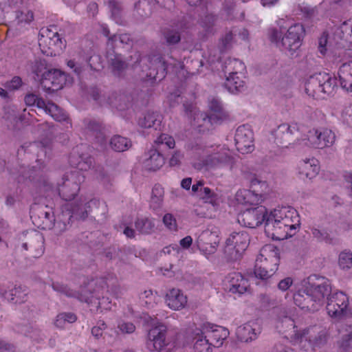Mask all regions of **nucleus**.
I'll return each instance as SVG.
<instances>
[{"label":"nucleus","mask_w":352,"mask_h":352,"mask_svg":"<svg viewBox=\"0 0 352 352\" xmlns=\"http://www.w3.org/2000/svg\"><path fill=\"white\" fill-rule=\"evenodd\" d=\"M77 316L72 312H63L56 316L54 325L60 329L65 328L67 323L71 324L76 321Z\"/></svg>","instance_id":"obj_49"},{"label":"nucleus","mask_w":352,"mask_h":352,"mask_svg":"<svg viewBox=\"0 0 352 352\" xmlns=\"http://www.w3.org/2000/svg\"><path fill=\"white\" fill-rule=\"evenodd\" d=\"M260 325L254 321L245 323L236 329V336L239 340L248 342L255 340L261 333Z\"/></svg>","instance_id":"obj_26"},{"label":"nucleus","mask_w":352,"mask_h":352,"mask_svg":"<svg viewBox=\"0 0 352 352\" xmlns=\"http://www.w3.org/2000/svg\"><path fill=\"white\" fill-rule=\"evenodd\" d=\"M111 66L113 74L116 76H120L127 67V64L122 60L120 56L116 55L111 60Z\"/></svg>","instance_id":"obj_52"},{"label":"nucleus","mask_w":352,"mask_h":352,"mask_svg":"<svg viewBox=\"0 0 352 352\" xmlns=\"http://www.w3.org/2000/svg\"><path fill=\"white\" fill-rule=\"evenodd\" d=\"M281 327L288 329H294L293 342L298 344L300 347L305 349L307 346H320L326 343L328 338L327 331L319 327H310L302 331L296 329L294 321L290 317L285 316L281 322Z\"/></svg>","instance_id":"obj_6"},{"label":"nucleus","mask_w":352,"mask_h":352,"mask_svg":"<svg viewBox=\"0 0 352 352\" xmlns=\"http://www.w3.org/2000/svg\"><path fill=\"white\" fill-rule=\"evenodd\" d=\"M249 235L246 232H232L226 240V252L232 260L239 259L248 246Z\"/></svg>","instance_id":"obj_15"},{"label":"nucleus","mask_w":352,"mask_h":352,"mask_svg":"<svg viewBox=\"0 0 352 352\" xmlns=\"http://www.w3.org/2000/svg\"><path fill=\"white\" fill-rule=\"evenodd\" d=\"M245 74L228 76L224 86L230 93L234 94L241 91L245 85Z\"/></svg>","instance_id":"obj_37"},{"label":"nucleus","mask_w":352,"mask_h":352,"mask_svg":"<svg viewBox=\"0 0 352 352\" xmlns=\"http://www.w3.org/2000/svg\"><path fill=\"white\" fill-rule=\"evenodd\" d=\"M163 34L169 45L176 44L181 40V31L178 25L164 29Z\"/></svg>","instance_id":"obj_48"},{"label":"nucleus","mask_w":352,"mask_h":352,"mask_svg":"<svg viewBox=\"0 0 352 352\" xmlns=\"http://www.w3.org/2000/svg\"><path fill=\"white\" fill-rule=\"evenodd\" d=\"M41 214L42 215V223H36L35 222V220L33 219V217L31 216V218L32 219L33 223L41 229L43 230H47V229H51L54 226L58 225L60 223L59 222H55V219L54 217V215L52 214L50 212H41Z\"/></svg>","instance_id":"obj_50"},{"label":"nucleus","mask_w":352,"mask_h":352,"mask_svg":"<svg viewBox=\"0 0 352 352\" xmlns=\"http://www.w3.org/2000/svg\"><path fill=\"white\" fill-rule=\"evenodd\" d=\"M85 148H87L86 145L77 146L69 156V163L74 170L63 176L62 184L58 186V194L66 201L73 200L78 195L85 178L83 172L89 170L92 166L93 159L90 155H76Z\"/></svg>","instance_id":"obj_2"},{"label":"nucleus","mask_w":352,"mask_h":352,"mask_svg":"<svg viewBox=\"0 0 352 352\" xmlns=\"http://www.w3.org/2000/svg\"><path fill=\"white\" fill-rule=\"evenodd\" d=\"M162 117L157 111H148L138 120V125L142 128L157 129L162 123Z\"/></svg>","instance_id":"obj_35"},{"label":"nucleus","mask_w":352,"mask_h":352,"mask_svg":"<svg viewBox=\"0 0 352 352\" xmlns=\"http://www.w3.org/2000/svg\"><path fill=\"white\" fill-rule=\"evenodd\" d=\"M136 59L133 65L134 69L138 66L142 67L140 63L142 62L144 66L142 68V72L145 73V78L152 80H162L166 75V63L162 57L159 55L148 56L141 57L140 54L137 52L134 54Z\"/></svg>","instance_id":"obj_10"},{"label":"nucleus","mask_w":352,"mask_h":352,"mask_svg":"<svg viewBox=\"0 0 352 352\" xmlns=\"http://www.w3.org/2000/svg\"><path fill=\"white\" fill-rule=\"evenodd\" d=\"M319 162L315 157L303 160L298 164V174L302 179H311L319 173Z\"/></svg>","instance_id":"obj_28"},{"label":"nucleus","mask_w":352,"mask_h":352,"mask_svg":"<svg viewBox=\"0 0 352 352\" xmlns=\"http://www.w3.org/2000/svg\"><path fill=\"white\" fill-rule=\"evenodd\" d=\"M348 305L347 296L338 292L331 295L326 307L327 313L331 318H342L338 331L342 335L340 346L346 350L352 346V315L344 316Z\"/></svg>","instance_id":"obj_5"},{"label":"nucleus","mask_w":352,"mask_h":352,"mask_svg":"<svg viewBox=\"0 0 352 352\" xmlns=\"http://www.w3.org/2000/svg\"><path fill=\"white\" fill-rule=\"evenodd\" d=\"M96 200L92 199L89 202L87 203L83 208L82 203L78 204L72 208L69 207V205L67 204L64 206V210L68 212L67 214L69 216V220H70L74 216H76V217H79L80 219H85L87 216V210L85 209V208H87V205L90 203L96 204Z\"/></svg>","instance_id":"obj_43"},{"label":"nucleus","mask_w":352,"mask_h":352,"mask_svg":"<svg viewBox=\"0 0 352 352\" xmlns=\"http://www.w3.org/2000/svg\"><path fill=\"white\" fill-rule=\"evenodd\" d=\"M107 103L119 111L129 109L131 104L129 102V96L124 94L113 93L109 97Z\"/></svg>","instance_id":"obj_40"},{"label":"nucleus","mask_w":352,"mask_h":352,"mask_svg":"<svg viewBox=\"0 0 352 352\" xmlns=\"http://www.w3.org/2000/svg\"><path fill=\"white\" fill-rule=\"evenodd\" d=\"M41 85L47 92H54L61 89L66 82V75L59 69H52L40 75L36 73Z\"/></svg>","instance_id":"obj_17"},{"label":"nucleus","mask_w":352,"mask_h":352,"mask_svg":"<svg viewBox=\"0 0 352 352\" xmlns=\"http://www.w3.org/2000/svg\"><path fill=\"white\" fill-rule=\"evenodd\" d=\"M198 195L205 203L210 204L212 206H216L218 203L217 195L208 187L204 186L203 188H201Z\"/></svg>","instance_id":"obj_51"},{"label":"nucleus","mask_w":352,"mask_h":352,"mask_svg":"<svg viewBox=\"0 0 352 352\" xmlns=\"http://www.w3.org/2000/svg\"><path fill=\"white\" fill-rule=\"evenodd\" d=\"M336 87V79L329 74L318 73L311 76L305 82V92L314 98H324L331 94Z\"/></svg>","instance_id":"obj_9"},{"label":"nucleus","mask_w":352,"mask_h":352,"mask_svg":"<svg viewBox=\"0 0 352 352\" xmlns=\"http://www.w3.org/2000/svg\"><path fill=\"white\" fill-rule=\"evenodd\" d=\"M280 263L279 249L272 244L264 245L256 259L254 273L256 278L267 280L278 270Z\"/></svg>","instance_id":"obj_8"},{"label":"nucleus","mask_w":352,"mask_h":352,"mask_svg":"<svg viewBox=\"0 0 352 352\" xmlns=\"http://www.w3.org/2000/svg\"><path fill=\"white\" fill-rule=\"evenodd\" d=\"M246 67L243 62L237 58H228L224 64V72L228 76L245 74Z\"/></svg>","instance_id":"obj_41"},{"label":"nucleus","mask_w":352,"mask_h":352,"mask_svg":"<svg viewBox=\"0 0 352 352\" xmlns=\"http://www.w3.org/2000/svg\"><path fill=\"white\" fill-rule=\"evenodd\" d=\"M299 225L297 211L292 207L283 206L267 212L265 232L272 239L281 241L292 236Z\"/></svg>","instance_id":"obj_4"},{"label":"nucleus","mask_w":352,"mask_h":352,"mask_svg":"<svg viewBox=\"0 0 352 352\" xmlns=\"http://www.w3.org/2000/svg\"><path fill=\"white\" fill-rule=\"evenodd\" d=\"M119 39L120 43L130 45L132 43L131 36L128 34H122L120 35L114 34L109 38V41L113 43Z\"/></svg>","instance_id":"obj_60"},{"label":"nucleus","mask_w":352,"mask_h":352,"mask_svg":"<svg viewBox=\"0 0 352 352\" xmlns=\"http://www.w3.org/2000/svg\"><path fill=\"white\" fill-rule=\"evenodd\" d=\"M163 223L171 231H176L177 230L176 219L172 214H166L163 217Z\"/></svg>","instance_id":"obj_56"},{"label":"nucleus","mask_w":352,"mask_h":352,"mask_svg":"<svg viewBox=\"0 0 352 352\" xmlns=\"http://www.w3.org/2000/svg\"><path fill=\"white\" fill-rule=\"evenodd\" d=\"M78 279L79 282L82 283L80 286V292L73 291L67 285L58 282L53 283L52 286L54 291L60 294L87 303L92 311L102 312L103 310L111 309V301L107 294H109L116 298L121 294L118 280L113 273H108L105 276L91 280L85 276H80Z\"/></svg>","instance_id":"obj_1"},{"label":"nucleus","mask_w":352,"mask_h":352,"mask_svg":"<svg viewBox=\"0 0 352 352\" xmlns=\"http://www.w3.org/2000/svg\"><path fill=\"white\" fill-rule=\"evenodd\" d=\"M223 283L226 289L233 294H243L250 288L248 280L237 272L229 273L225 277Z\"/></svg>","instance_id":"obj_22"},{"label":"nucleus","mask_w":352,"mask_h":352,"mask_svg":"<svg viewBox=\"0 0 352 352\" xmlns=\"http://www.w3.org/2000/svg\"><path fill=\"white\" fill-rule=\"evenodd\" d=\"M305 285L307 295H309L318 310L319 307L323 305L326 296L331 293V287L329 280L316 274L311 275L308 277Z\"/></svg>","instance_id":"obj_12"},{"label":"nucleus","mask_w":352,"mask_h":352,"mask_svg":"<svg viewBox=\"0 0 352 352\" xmlns=\"http://www.w3.org/2000/svg\"><path fill=\"white\" fill-rule=\"evenodd\" d=\"M250 189H242L237 191L236 199L240 204L245 206H256L261 204L269 192V186L265 181L256 177L250 179Z\"/></svg>","instance_id":"obj_11"},{"label":"nucleus","mask_w":352,"mask_h":352,"mask_svg":"<svg viewBox=\"0 0 352 352\" xmlns=\"http://www.w3.org/2000/svg\"><path fill=\"white\" fill-rule=\"evenodd\" d=\"M216 21V16L213 14H207L204 19H201V25L206 29L207 32H209L213 27Z\"/></svg>","instance_id":"obj_59"},{"label":"nucleus","mask_w":352,"mask_h":352,"mask_svg":"<svg viewBox=\"0 0 352 352\" xmlns=\"http://www.w3.org/2000/svg\"><path fill=\"white\" fill-rule=\"evenodd\" d=\"M147 344L153 352H168L173 346L172 339L167 335V327L159 324L150 329Z\"/></svg>","instance_id":"obj_14"},{"label":"nucleus","mask_w":352,"mask_h":352,"mask_svg":"<svg viewBox=\"0 0 352 352\" xmlns=\"http://www.w3.org/2000/svg\"><path fill=\"white\" fill-rule=\"evenodd\" d=\"M83 122L86 133H91L92 135H94L96 141L101 145L107 142L103 128L99 122L89 119H85Z\"/></svg>","instance_id":"obj_33"},{"label":"nucleus","mask_w":352,"mask_h":352,"mask_svg":"<svg viewBox=\"0 0 352 352\" xmlns=\"http://www.w3.org/2000/svg\"><path fill=\"white\" fill-rule=\"evenodd\" d=\"M45 107L43 110L49 114L54 120L60 122H65L72 127V122L67 114L58 105L53 102H45Z\"/></svg>","instance_id":"obj_34"},{"label":"nucleus","mask_w":352,"mask_h":352,"mask_svg":"<svg viewBox=\"0 0 352 352\" xmlns=\"http://www.w3.org/2000/svg\"><path fill=\"white\" fill-rule=\"evenodd\" d=\"M335 133L329 129H325L322 131L314 129L309 131L307 135V142L310 146L322 149L333 145L335 142Z\"/></svg>","instance_id":"obj_21"},{"label":"nucleus","mask_w":352,"mask_h":352,"mask_svg":"<svg viewBox=\"0 0 352 352\" xmlns=\"http://www.w3.org/2000/svg\"><path fill=\"white\" fill-rule=\"evenodd\" d=\"M140 299L144 300V303L146 306H152L153 303L155 302V296L151 289L145 290L140 294Z\"/></svg>","instance_id":"obj_58"},{"label":"nucleus","mask_w":352,"mask_h":352,"mask_svg":"<svg viewBox=\"0 0 352 352\" xmlns=\"http://www.w3.org/2000/svg\"><path fill=\"white\" fill-rule=\"evenodd\" d=\"M192 164L197 170H206L232 166L233 158L229 151L221 146H208L197 139L189 145Z\"/></svg>","instance_id":"obj_3"},{"label":"nucleus","mask_w":352,"mask_h":352,"mask_svg":"<svg viewBox=\"0 0 352 352\" xmlns=\"http://www.w3.org/2000/svg\"><path fill=\"white\" fill-rule=\"evenodd\" d=\"M23 236L21 250L28 251L29 255L34 258L41 256L45 251L43 234L36 230H30L24 232Z\"/></svg>","instance_id":"obj_16"},{"label":"nucleus","mask_w":352,"mask_h":352,"mask_svg":"<svg viewBox=\"0 0 352 352\" xmlns=\"http://www.w3.org/2000/svg\"><path fill=\"white\" fill-rule=\"evenodd\" d=\"M110 146L115 151L123 152L131 146V142L126 138L115 135L111 139Z\"/></svg>","instance_id":"obj_46"},{"label":"nucleus","mask_w":352,"mask_h":352,"mask_svg":"<svg viewBox=\"0 0 352 352\" xmlns=\"http://www.w3.org/2000/svg\"><path fill=\"white\" fill-rule=\"evenodd\" d=\"M267 209L263 206L246 209L238 216V221L245 227L255 228L266 221Z\"/></svg>","instance_id":"obj_18"},{"label":"nucleus","mask_w":352,"mask_h":352,"mask_svg":"<svg viewBox=\"0 0 352 352\" xmlns=\"http://www.w3.org/2000/svg\"><path fill=\"white\" fill-rule=\"evenodd\" d=\"M28 292L25 287H14L8 292L3 293V296L8 301L14 303H23L27 300Z\"/></svg>","instance_id":"obj_38"},{"label":"nucleus","mask_w":352,"mask_h":352,"mask_svg":"<svg viewBox=\"0 0 352 352\" xmlns=\"http://www.w3.org/2000/svg\"><path fill=\"white\" fill-rule=\"evenodd\" d=\"M338 265L342 270L350 269L352 266V253L349 251L342 252L339 255Z\"/></svg>","instance_id":"obj_54"},{"label":"nucleus","mask_w":352,"mask_h":352,"mask_svg":"<svg viewBox=\"0 0 352 352\" xmlns=\"http://www.w3.org/2000/svg\"><path fill=\"white\" fill-rule=\"evenodd\" d=\"M164 188L160 184H155L152 189L150 206L153 210L162 206L164 200Z\"/></svg>","instance_id":"obj_45"},{"label":"nucleus","mask_w":352,"mask_h":352,"mask_svg":"<svg viewBox=\"0 0 352 352\" xmlns=\"http://www.w3.org/2000/svg\"><path fill=\"white\" fill-rule=\"evenodd\" d=\"M135 226L138 231L142 234H151L155 228L154 221L150 218H140L135 222Z\"/></svg>","instance_id":"obj_47"},{"label":"nucleus","mask_w":352,"mask_h":352,"mask_svg":"<svg viewBox=\"0 0 352 352\" xmlns=\"http://www.w3.org/2000/svg\"><path fill=\"white\" fill-rule=\"evenodd\" d=\"M306 292V285H305L302 289L294 294V303L301 309L314 312L317 311V306L312 302L311 297L307 295L308 293Z\"/></svg>","instance_id":"obj_30"},{"label":"nucleus","mask_w":352,"mask_h":352,"mask_svg":"<svg viewBox=\"0 0 352 352\" xmlns=\"http://www.w3.org/2000/svg\"><path fill=\"white\" fill-rule=\"evenodd\" d=\"M199 332L196 333L194 340V349L196 352H212V345L208 340L207 336L203 332V328L198 330Z\"/></svg>","instance_id":"obj_42"},{"label":"nucleus","mask_w":352,"mask_h":352,"mask_svg":"<svg viewBox=\"0 0 352 352\" xmlns=\"http://www.w3.org/2000/svg\"><path fill=\"white\" fill-rule=\"evenodd\" d=\"M166 302L168 307L173 310H180L185 307L188 302L187 296L179 289H171L166 295Z\"/></svg>","instance_id":"obj_29"},{"label":"nucleus","mask_w":352,"mask_h":352,"mask_svg":"<svg viewBox=\"0 0 352 352\" xmlns=\"http://www.w3.org/2000/svg\"><path fill=\"white\" fill-rule=\"evenodd\" d=\"M298 131L299 127L297 123L280 124L274 131L276 143L287 146L285 144L286 143L290 144V142L293 140V136L298 133Z\"/></svg>","instance_id":"obj_25"},{"label":"nucleus","mask_w":352,"mask_h":352,"mask_svg":"<svg viewBox=\"0 0 352 352\" xmlns=\"http://www.w3.org/2000/svg\"><path fill=\"white\" fill-rule=\"evenodd\" d=\"M208 107L210 111L209 115L206 113H200V117L204 122L208 121L211 124H219L222 121L228 118L229 115L224 110L221 102L215 98H212L209 100Z\"/></svg>","instance_id":"obj_24"},{"label":"nucleus","mask_w":352,"mask_h":352,"mask_svg":"<svg viewBox=\"0 0 352 352\" xmlns=\"http://www.w3.org/2000/svg\"><path fill=\"white\" fill-rule=\"evenodd\" d=\"M202 328V333L207 336L210 344L216 348L221 346L230 334L228 329L210 323L204 324Z\"/></svg>","instance_id":"obj_23"},{"label":"nucleus","mask_w":352,"mask_h":352,"mask_svg":"<svg viewBox=\"0 0 352 352\" xmlns=\"http://www.w3.org/2000/svg\"><path fill=\"white\" fill-rule=\"evenodd\" d=\"M25 102L28 106H36L38 109H43L45 107V101L34 94H29L25 96Z\"/></svg>","instance_id":"obj_55"},{"label":"nucleus","mask_w":352,"mask_h":352,"mask_svg":"<svg viewBox=\"0 0 352 352\" xmlns=\"http://www.w3.org/2000/svg\"><path fill=\"white\" fill-rule=\"evenodd\" d=\"M293 284V279L290 277H287L281 280L278 284V288L282 292H285L289 289Z\"/></svg>","instance_id":"obj_62"},{"label":"nucleus","mask_w":352,"mask_h":352,"mask_svg":"<svg viewBox=\"0 0 352 352\" xmlns=\"http://www.w3.org/2000/svg\"><path fill=\"white\" fill-rule=\"evenodd\" d=\"M234 141L236 149L241 153H248L253 151L254 133L248 124L239 126L235 133Z\"/></svg>","instance_id":"obj_20"},{"label":"nucleus","mask_w":352,"mask_h":352,"mask_svg":"<svg viewBox=\"0 0 352 352\" xmlns=\"http://www.w3.org/2000/svg\"><path fill=\"white\" fill-rule=\"evenodd\" d=\"M22 85V80L19 76H14L9 82H7L6 87L8 89L15 90L18 89Z\"/></svg>","instance_id":"obj_61"},{"label":"nucleus","mask_w":352,"mask_h":352,"mask_svg":"<svg viewBox=\"0 0 352 352\" xmlns=\"http://www.w3.org/2000/svg\"><path fill=\"white\" fill-rule=\"evenodd\" d=\"M23 0H7L4 5L3 11L6 14H10V9L14 16L13 23L17 25L23 27L30 24L34 19V14L30 10H21Z\"/></svg>","instance_id":"obj_19"},{"label":"nucleus","mask_w":352,"mask_h":352,"mask_svg":"<svg viewBox=\"0 0 352 352\" xmlns=\"http://www.w3.org/2000/svg\"><path fill=\"white\" fill-rule=\"evenodd\" d=\"M337 35L342 41L346 43H342L344 47L350 48L352 47V19L344 21L336 31Z\"/></svg>","instance_id":"obj_39"},{"label":"nucleus","mask_w":352,"mask_h":352,"mask_svg":"<svg viewBox=\"0 0 352 352\" xmlns=\"http://www.w3.org/2000/svg\"><path fill=\"white\" fill-rule=\"evenodd\" d=\"M197 243L199 248L202 250L204 248V245H210L209 251L213 252L219 243V239L216 232L205 230L199 236Z\"/></svg>","instance_id":"obj_36"},{"label":"nucleus","mask_w":352,"mask_h":352,"mask_svg":"<svg viewBox=\"0 0 352 352\" xmlns=\"http://www.w3.org/2000/svg\"><path fill=\"white\" fill-rule=\"evenodd\" d=\"M118 328L122 333H131L135 329V325L131 322H122L118 324Z\"/></svg>","instance_id":"obj_63"},{"label":"nucleus","mask_w":352,"mask_h":352,"mask_svg":"<svg viewBox=\"0 0 352 352\" xmlns=\"http://www.w3.org/2000/svg\"><path fill=\"white\" fill-rule=\"evenodd\" d=\"M107 328V324L103 320L97 322L96 326L91 329V334L96 338H99L102 336L104 330Z\"/></svg>","instance_id":"obj_57"},{"label":"nucleus","mask_w":352,"mask_h":352,"mask_svg":"<svg viewBox=\"0 0 352 352\" xmlns=\"http://www.w3.org/2000/svg\"><path fill=\"white\" fill-rule=\"evenodd\" d=\"M305 34V28L300 23L291 25L284 34L276 28H270L267 32L271 43L282 51H288L292 54L301 46Z\"/></svg>","instance_id":"obj_7"},{"label":"nucleus","mask_w":352,"mask_h":352,"mask_svg":"<svg viewBox=\"0 0 352 352\" xmlns=\"http://www.w3.org/2000/svg\"><path fill=\"white\" fill-rule=\"evenodd\" d=\"M311 234L314 237L316 238L318 241L324 242L326 243H333V239L331 236L330 233L326 229H311Z\"/></svg>","instance_id":"obj_53"},{"label":"nucleus","mask_w":352,"mask_h":352,"mask_svg":"<svg viewBox=\"0 0 352 352\" xmlns=\"http://www.w3.org/2000/svg\"><path fill=\"white\" fill-rule=\"evenodd\" d=\"M38 45L41 51L47 56H55L62 49V39L56 25L41 28L39 32Z\"/></svg>","instance_id":"obj_13"},{"label":"nucleus","mask_w":352,"mask_h":352,"mask_svg":"<svg viewBox=\"0 0 352 352\" xmlns=\"http://www.w3.org/2000/svg\"><path fill=\"white\" fill-rule=\"evenodd\" d=\"M175 146V141L171 135L166 133H162L154 141L153 147L160 151L164 147L167 149H170L173 148Z\"/></svg>","instance_id":"obj_44"},{"label":"nucleus","mask_w":352,"mask_h":352,"mask_svg":"<svg viewBox=\"0 0 352 352\" xmlns=\"http://www.w3.org/2000/svg\"><path fill=\"white\" fill-rule=\"evenodd\" d=\"M148 156L144 162L146 169L155 171L164 165L165 162L164 157L157 148H153L149 150Z\"/></svg>","instance_id":"obj_32"},{"label":"nucleus","mask_w":352,"mask_h":352,"mask_svg":"<svg viewBox=\"0 0 352 352\" xmlns=\"http://www.w3.org/2000/svg\"><path fill=\"white\" fill-rule=\"evenodd\" d=\"M85 63H87L91 69L99 71L103 67L102 58L98 54L91 56L88 59L86 58L84 61L76 62L75 60H69L67 61V66L72 69L74 72L79 76L82 71Z\"/></svg>","instance_id":"obj_27"},{"label":"nucleus","mask_w":352,"mask_h":352,"mask_svg":"<svg viewBox=\"0 0 352 352\" xmlns=\"http://www.w3.org/2000/svg\"><path fill=\"white\" fill-rule=\"evenodd\" d=\"M338 75L342 88L352 92V61L343 63L339 68Z\"/></svg>","instance_id":"obj_31"},{"label":"nucleus","mask_w":352,"mask_h":352,"mask_svg":"<svg viewBox=\"0 0 352 352\" xmlns=\"http://www.w3.org/2000/svg\"><path fill=\"white\" fill-rule=\"evenodd\" d=\"M299 9L303 16L307 19L311 18L315 12L314 9L309 6H300Z\"/></svg>","instance_id":"obj_64"}]
</instances>
